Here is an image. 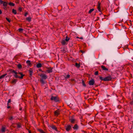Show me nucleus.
<instances>
[{
  "instance_id": "obj_1",
  "label": "nucleus",
  "mask_w": 133,
  "mask_h": 133,
  "mask_svg": "<svg viewBox=\"0 0 133 133\" xmlns=\"http://www.w3.org/2000/svg\"><path fill=\"white\" fill-rule=\"evenodd\" d=\"M41 77L40 81L41 83L43 84L45 83V80L47 78V75L44 74H41L39 75Z\"/></svg>"
},
{
  "instance_id": "obj_2",
  "label": "nucleus",
  "mask_w": 133,
  "mask_h": 133,
  "mask_svg": "<svg viewBox=\"0 0 133 133\" xmlns=\"http://www.w3.org/2000/svg\"><path fill=\"white\" fill-rule=\"evenodd\" d=\"M99 78L101 80L103 81H111L112 79L111 76L110 75H109L108 76L105 77L104 78H103L101 76H100Z\"/></svg>"
},
{
  "instance_id": "obj_3",
  "label": "nucleus",
  "mask_w": 133,
  "mask_h": 133,
  "mask_svg": "<svg viewBox=\"0 0 133 133\" xmlns=\"http://www.w3.org/2000/svg\"><path fill=\"white\" fill-rule=\"evenodd\" d=\"M50 100L53 101L55 102H57L60 101L59 98L57 96H52L51 98H50Z\"/></svg>"
},
{
  "instance_id": "obj_4",
  "label": "nucleus",
  "mask_w": 133,
  "mask_h": 133,
  "mask_svg": "<svg viewBox=\"0 0 133 133\" xmlns=\"http://www.w3.org/2000/svg\"><path fill=\"white\" fill-rule=\"evenodd\" d=\"M76 121V119L74 118V116H72L69 119V121L72 124L75 123Z\"/></svg>"
},
{
  "instance_id": "obj_5",
  "label": "nucleus",
  "mask_w": 133,
  "mask_h": 133,
  "mask_svg": "<svg viewBox=\"0 0 133 133\" xmlns=\"http://www.w3.org/2000/svg\"><path fill=\"white\" fill-rule=\"evenodd\" d=\"M65 129L66 131H69L72 129L70 125H68L66 127Z\"/></svg>"
},
{
  "instance_id": "obj_6",
  "label": "nucleus",
  "mask_w": 133,
  "mask_h": 133,
  "mask_svg": "<svg viewBox=\"0 0 133 133\" xmlns=\"http://www.w3.org/2000/svg\"><path fill=\"white\" fill-rule=\"evenodd\" d=\"M50 127L51 128L53 129L54 130H55L57 132H59V131H58L57 130V128L56 127V126L54 125H50Z\"/></svg>"
},
{
  "instance_id": "obj_7",
  "label": "nucleus",
  "mask_w": 133,
  "mask_h": 133,
  "mask_svg": "<svg viewBox=\"0 0 133 133\" xmlns=\"http://www.w3.org/2000/svg\"><path fill=\"white\" fill-rule=\"evenodd\" d=\"M95 83V81L94 79H92L89 82V84L90 85H93Z\"/></svg>"
},
{
  "instance_id": "obj_8",
  "label": "nucleus",
  "mask_w": 133,
  "mask_h": 133,
  "mask_svg": "<svg viewBox=\"0 0 133 133\" xmlns=\"http://www.w3.org/2000/svg\"><path fill=\"white\" fill-rule=\"evenodd\" d=\"M60 114V110L58 109L55 111V115L56 116H58Z\"/></svg>"
},
{
  "instance_id": "obj_9",
  "label": "nucleus",
  "mask_w": 133,
  "mask_h": 133,
  "mask_svg": "<svg viewBox=\"0 0 133 133\" xmlns=\"http://www.w3.org/2000/svg\"><path fill=\"white\" fill-rule=\"evenodd\" d=\"M97 9L100 12H101L102 11L101 9V6H100V3H99V2H98V5L97 7Z\"/></svg>"
},
{
  "instance_id": "obj_10",
  "label": "nucleus",
  "mask_w": 133,
  "mask_h": 133,
  "mask_svg": "<svg viewBox=\"0 0 133 133\" xmlns=\"http://www.w3.org/2000/svg\"><path fill=\"white\" fill-rule=\"evenodd\" d=\"M101 68L103 70H104L106 72L108 71V69L106 68L105 66L104 65H102L101 66Z\"/></svg>"
},
{
  "instance_id": "obj_11",
  "label": "nucleus",
  "mask_w": 133,
  "mask_h": 133,
  "mask_svg": "<svg viewBox=\"0 0 133 133\" xmlns=\"http://www.w3.org/2000/svg\"><path fill=\"white\" fill-rule=\"evenodd\" d=\"M72 128L74 129L77 130L79 128V126L77 124H76L74 125V126Z\"/></svg>"
},
{
  "instance_id": "obj_12",
  "label": "nucleus",
  "mask_w": 133,
  "mask_h": 133,
  "mask_svg": "<svg viewBox=\"0 0 133 133\" xmlns=\"http://www.w3.org/2000/svg\"><path fill=\"white\" fill-rule=\"evenodd\" d=\"M12 72L15 74L14 75V76L15 77V78H18V75L17 74L18 73L17 72H16L14 70Z\"/></svg>"
},
{
  "instance_id": "obj_13",
  "label": "nucleus",
  "mask_w": 133,
  "mask_h": 133,
  "mask_svg": "<svg viewBox=\"0 0 133 133\" xmlns=\"http://www.w3.org/2000/svg\"><path fill=\"white\" fill-rule=\"evenodd\" d=\"M18 72V74H20L21 75V76H18V78H19L21 79H22L23 76H24V75H23V74L21 72Z\"/></svg>"
},
{
  "instance_id": "obj_14",
  "label": "nucleus",
  "mask_w": 133,
  "mask_h": 133,
  "mask_svg": "<svg viewBox=\"0 0 133 133\" xmlns=\"http://www.w3.org/2000/svg\"><path fill=\"white\" fill-rule=\"evenodd\" d=\"M29 76L30 77H31L32 74L33 72V71L31 69H30L29 70Z\"/></svg>"
},
{
  "instance_id": "obj_15",
  "label": "nucleus",
  "mask_w": 133,
  "mask_h": 133,
  "mask_svg": "<svg viewBox=\"0 0 133 133\" xmlns=\"http://www.w3.org/2000/svg\"><path fill=\"white\" fill-rule=\"evenodd\" d=\"M66 41L65 40H63L61 42L62 45H64L66 44L67 43Z\"/></svg>"
},
{
  "instance_id": "obj_16",
  "label": "nucleus",
  "mask_w": 133,
  "mask_h": 133,
  "mask_svg": "<svg viewBox=\"0 0 133 133\" xmlns=\"http://www.w3.org/2000/svg\"><path fill=\"white\" fill-rule=\"evenodd\" d=\"M75 66L77 68H80L81 66L80 64L76 63H75Z\"/></svg>"
},
{
  "instance_id": "obj_17",
  "label": "nucleus",
  "mask_w": 133,
  "mask_h": 133,
  "mask_svg": "<svg viewBox=\"0 0 133 133\" xmlns=\"http://www.w3.org/2000/svg\"><path fill=\"white\" fill-rule=\"evenodd\" d=\"M42 65L41 63H38L37 65L36 66L37 68H40L42 67Z\"/></svg>"
},
{
  "instance_id": "obj_18",
  "label": "nucleus",
  "mask_w": 133,
  "mask_h": 133,
  "mask_svg": "<svg viewBox=\"0 0 133 133\" xmlns=\"http://www.w3.org/2000/svg\"><path fill=\"white\" fill-rule=\"evenodd\" d=\"M31 18L30 17H29L26 18V20L29 22H30L31 20Z\"/></svg>"
},
{
  "instance_id": "obj_19",
  "label": "nucleus",
  "mask_w": 133,
  "mask_h": 133,
  "mask_svg": "<svg viewBox=\"0 0 133 133\" xmlns=\"http://www.w3.org/2000/svg\"><path fill=\"white\" fill-rule=\"evenodd\" d=\"M3 6H4L5 7V8H6V7L7 5V3L6 2H3Z\"/></svg>"
},
{
  "instance_id": "obj_20",
  "label": "nucleus",
  "mask_w": 133,
  "mask_h": 133,
  "mask_svg": "<svg viewBox=\"0 0 133 133\" xmlns=\"http://www.w3.org/2000/svg\"><path fill=\"white\" fill-rule=\"evenodd\" d=\"M5 128L4 127H2L1 130V131L2 132H5Z\"/></svg>"
},
{
  "instance_id": "obj_21",
  "label": "nucleus",
  "mask_w": 133,
  "mask_h": 133,
  "mask_svg": "<svg viewBox=\"0 0 133 133\" xmlns=\"http://www.w3.org/2000/svg\"><path fill=\"white\" fill-rule=\"evenodd\" d=\"M17 81V80L16 79H14L12 81V83L14 84H15L16 83Z\"/></svg>"
},
{
  "instance_id": "obj_22",
  "label": "nucleus",
  "mask_w": 133,
  "mask_h": 133,
  "mask_svg": "<svg viewBox=\"0 0 133 133\" xmlns=\"http://www.w3.org/2000/svg\"><path fill=\"white\" fill-rule=\"evenodd\" d=\"M7 74H5L0 76V79L3 78Z\"/></svg>"
},
{
  "instance_id": "obj_23",
  "label": "nucleus",
  "mask_w": 133,
  "mask_h": 133,
  "mask_svg": "<svg viewBox=\"0 0 133 133\" xmlns=\"http://www.w3.org/2000/svg\"><path fill=\"white\" fill-rule=\"evenodd\" d=\"M8 4L11 6H14L15 5V4L11 2L9 3Z\"/></svg>"
},
{
  "instance_id": "obj_24",
  "label": "nucleus",
  "mask_w": 133,
  "mask_h": 133,
  "mask_svg": "<svg viewBox=\"0 0 133 133\" xmlns=\"http://www.w3.org/2000/svg\"><path fill=\"white\" fill-rule=\"evenodd\" d=\"M18 68L19 69H21L22 68V66L20 64H18L17 66Z\"/></svg>"
},
{
  "instance_id": "obj_25",
  "label": "nucleus",
  "mask_w": 133,
  "mask_h": 133,
  "mask_svg": "<svg viewBox=\"0 0 133 133\" xmlns=\"http://www.w3.org/2000/svg\"><path fill=\"white\" fill-rule=\"evenodd\" d=\"M26 63L29 65H30L31 64L30 61V60L27 61H26Z\"/></svg>"
},
{
  "instance_id": "obj_26",
  "label": "nucleus",
  "mask_w": 133,
  "mask_h": 133,
  "mask_svg": "<svg viewBox=\"0 0 133 133\" xmlns=\"http://www.w3.org/2000/svg\"><path fill=\"white\" fill-rule=\"evenodd\" d=\"M12 12L14 14H17V12L16 10L14 9H13L12 10Z\"/></svg>"
},
{
  "instance_id": "obj_27",
  "label": "nucleus",
  "mask_w": 133,
  "mask_h": 133,
  "mask_svg": "<svg viewBox=\"0 0 133 133\" xmlns=\"http://www.w3.org/2000/svg\"><path fill=\"white\" fill-rule=\"evenodd\" d=\"M70 77V75L68 74L65 77V79H68Z\"/></svg>"
},
{
  "instance_id": "obj_28",
  "label": "nucleus",
  "mask_w": 133,
  "mask_h": 133,
  "mask_svg": "<svg viewBox=\"0 0 133 133\" xmlns=\"http://www.w3.org/2000/svg\"><path fill=\"white\" fill-rule=\"evenodd\" d=\"M94 10V9L93 8L90 9L89 11V14H91V12L93 11Z\"/></svg>"
},
{
  "instance_id": "obj_29",
  "label": "nucleus",
  "mask_w": 133,
  "mask_h": 133,
  "mask_svg": "<svg viewBox=\"0 0 133 133\" xmlns=\"http://www.w3.org/2000/svg\"><path fill=\"white\" fill-rule=\"evenodd\" d=\"M82 83L84 87H86V85L85 84L84 81V80H82Z\"/></svg>"
},
{
  "instance_id": "obj_30",
  "label": "nucleus",
  "mask_w": 133,
  "mask_h": 133,
  "mask_svg": "<svg viewBox=\"0 0 133 133\" xmlns=\"http://www.w3.org/2000/svg\"><path fill=\"white\" fill-rule=\"evenodd\" d=\"M65 40L66 41L68 42L69 40V38L67 36H66V39Z\"/></svg>"
},
{
  "instance_id": "obj_31",
  "label": "nucleus",
  "mask_w": 133,
  "mask_h": 133,
  "mask_svg": "<svg viewBox=\"0 0 133 133\" xmlns=\"http://www.w3.org/2000/svg\"><path fill=\"white\" fill-rule=\"evenodd\" d=\"M39 131L41 133H45L43 130L42 129H39Z\"/></svg>"
},
{
  "instance_id": "obj_32",
  "label": "nucleus",
  "mask_w": 133,
  "mask_h": 133,
  "mask_svg": "<svg viewBox=\"0 0 133 133\" xmlns=\"http://www.w3.org/2000/svg\"><path fill=\"white\" fill-rule=\"evenodd\" d=\"M11 102V100L10 99H9L8 100V103H7V104L8 105H9V104Z\"/></svg>"
},
{
  "instance_id": "obj_33",
  "label": "nucleus",
  "mask_w": 133,
  "mask_h": 133,
  "mask_svg": "<svg viewBox=\"0 0 133 133\" xmlns=\"http://www.w3.org/2000/svg\"><path fill=\"white\" fill-rule=\"evenodd\" d=\"M14 119L13 117L12 116H11L9 118V119L10 120H12Z\"/></svg>"
},
{
  "instance_id": "obj_34",
  "label": "nucleus",
  "mask_w": 133,
  "mask_h": 133,
  "mask_svg": "<svg viewBox=\"0 0 133 133\" xmlns=\"http://www.w3.org/2000/svg\"><path fill=\"white\" fill-rule=\"evenodd\" d=\"M98 71H96L95 73V74H94L95 75H98Z\"/></svg>"
},
{
  "instance_id": "obj_35",
  "label": "nucleus",
  "mask_w": 133,
  "mask_h": 133,
  "mask_svg": "<svg viewBox=\"0 0 133 133\" xmlns=\"http://www.w3.org/2000/svg\"><path fill=\"white\" fill-rule=\"evenodd\" d=\"M6 19L9 22H10V20H9L8 18L6 17Z\"/></svg>"
},
{
  "instance_id": "obj_36",
  "label": "nucleus",
  "mask_w": 133,
  "mask_h": 133,
  "mask_svg": "<svg viewBox=\"0 0 133 133\" xmlns=\"http://www.w3.org/2000/svg\"><path fill=\"white\" fill-rule=\"evenodd\" d=\"M3 1L2 0H0V5L1 4H3Z\"/></svg>"
},
{
  "instance_id": "obj_37",
  "label": "nucleus",
  "mask_w": 133,
  "mask_h": 133,
  "mask_svg": "<svg viewBox=\"0 0 133 133\" xmlns=\"http://www.w3.org/2000/svg\"><path fill=\"white\" fill-rule=\"evenodd\" d=\"M17 127L18 128H19L21 127V126L20 124H18L17 125Z\"/></svg>"
},
{
  "instance_id": "obj_38",
  "label": "nucleus",
  "mask_w": 133,
  "mask_h": 133,
  "mask_svg": "<svg viewBox=\"0 0 133 133\" xmlns=\"http://www.w3.org/2000/svg\"><path fill=\"white\" fill-rule=\"evenodd\" d=\"M128 46L127 45L125 46L124 48H123V49L124 50H125V49H126V48H128Z\"/></svg>"
},
{
  "instance_id": "obj_39",
  "label": "nucleus",
  "mask_w": 133,
  "mask_h": 133,
  "mask_svg": "<svg viewBox=\"0 0 133 133\" xmlns=\"http://www.w3.org/2000/svg\"><path fill=\"white\" fill-rule=\"evenodd\" d=\"M23 29L22 28H19L18 29V30L19 31H21L23 30Z\"/></svg>"
},
{
  "instance_id": "obj_40",
  "label": "nucleus",
  "mask_w": 133,
  "mask_h": 133,
  "mask_svg": "<svg viewBox=\"0 0 133 133\" xmlns=\"http://www.w3.org/2000/svg\"><path fill=\"white\" fill-rule=\"evenodd\" d=\"M22 9L21 7H19L18 8V10H19V11H22Z\"/></svg>"
},
{
  "instance_id": "obj_41",
  "label": "nucleus",
  "mask_w": 133,
  "mask_h": 133,
  "mask_svg": "<svg viewBox=\"0 0 133 133\" xmlns=\"http://www.w3.org/2000/svg\"><path fill=\"white\" fill-rule=\"evenodd\" d=\"M46 72L48 73H50V69H48L46 70Z\"/></svg>"
},
{
  "instance_id": "obj_42",
  "label": "nucleus",
  "mask_w": 133,
  "mask_h": 133,
  "mask_svg": "<svg viewBox=\"0 0 133 133\" xmlns=\"http://www.w3.org/2000/svg\"><path fill=\"white\" fill-rule=\"evenodd\" d=\"M28 14V13H27V12H26V13H25V14H24V16H25V17H26V16H27V15Z\"/></svg>"
},
{
  "instance_id": "obj_43",
  "label": "nucleus",
  "mask_w": 133,
  "mask_h": 133,
  "mask_svg": "<svg viewBox=\"0 0 133 133\" xmlns=\"http://www.w3.org/2000/svg\"><path fill=\"white\" fill-rule=\"evenodd\" d=\"M79 52H81L82 53H84L85 51H83V50H80L79 51Z\"/></svg>"
},
{
  "instance_id": "obj_44",
  "label": "nucleus",
  "mask_w": 133,
  "mask_h": 133,
  "mask_svg": "<svg viewBox=\"0 0 133 133\" xmlns=\"http://www.w3.org/2000/svg\"><path fill=\"white\" fill-rule=\"evenodd\" d=\"M52 68H51L50 67V72H52Z\"/></svg>"
},
{
  "instance_id": "obj_45",
  "label": "nucleus",
  "mask_w": 133,
  "mask_h": 133,
  "mask_svg": "<svg viewBox=\"0 0 133 133\" xmlns=\"http://www.w3.org/2000/svg\"><path fill=\"white\" fill-rule=\"evenodd\" d=\"M81 131L83 132V133H86L87 132L86 131H85L83 130H82Z\"/></svg>"
},
{
  "instance_id": "obj_46",
  "label": "nucleus",
  "mask_w": 133,
  "mask_h": 133,
  "mask_svg": "<svg viewBox=\"0 0 133 133\" xmlns=\"http://www.w3.org/2000/svg\"><path fill=\"white\" fill-rule=\"evenodd\" d=\"M10 106H8L7 108L8 109H9V108H10Z\"/></svg>"
},
{
  "instance_id": "obj_47",
  "label": "nucleus",
  "mask_w": 133,
  "mask_h": 133,
  "mask_svg": "<svg viewBox=\"0 0 133 133\" xmlns=\"http://www.w3.org/2000/svg\"><path fill=\"white\" fill-rule=\"evenodd\" d=\"M99 19V17H97V20H98Z\"/></svg>"
},
{
  "instance_id": "obj_48",
  "label": "nucleus",
  "mask_w": 133,
  "mask_h": 133,
  "mask_svg": "<svg viewBox=\"0 0 133 133\" xmlns=\"http://www.w3.org/2000/svg\"><path fill=\"white\" fill-rule=\"evenodd\" d=\"M2 13V12L1 10H0V14H1Z\"/></svg>"
},
{
  "instance_id": "obj_49",
  "label": "nucleus",
  "mask_w": 133,
  "mask_h": 133,
  "mask_svg": "<svg viewBox=\"0 0 133 133\" xmlns=\"http://www.w3.org/2000/svg\"><path fill=\"white\" fill-rule=\"evenodd\" d=\"M29 133H31L30 130H29L28 131Z\"/></svg>"
},
{
  "instance_id": "obj_50",
  "label": "nucleus",
  "mask_w": 133,
  "mask_h": 133,
  "mask_svg": "<svg viewBox=\"0 0 133 133\" xmlns=\"http://www.w3.org/2000/svg\"><path fill=\"white\" fill-rule=\"evenodd\" d=\"M63 51L64 52H65V50H64V49L63 50Z\"/></svg>"
},
{
  "instance_id": "obj_51",
  "label": "nucleus",
  "mask_w": 133,
  "mask_h": 133,
  "mask_svg": "<svg viewBox=\"0 0 133 133\" xmlns=\"http://www.w3.org/2000/svg\"><path fill=\"white\" fill-rule=\"evenodd\" d=\"M80 39H83V38L82 37H81L79 38Z\"/></svg>"
},
{
  "instance_id": "obj_52",
  "label": "nucleus",
  "mask_w": 133,
  "mask_h": 133,
  "mask_svg": "<svg viewBox=\"0 0 133 133\" xmlns=\"http://www.w3.org/2000/svg\"><path fill=\"white\" fill-rule=\"evenodd\" d=\"M133 103V101L132 102H131V104H132Z\"/></svg>"
},
{
  "instance_id": "obj_53",
  "label": "nucleus",
  "mask_w": 133,
  "mask_h": 133,
  "mask_svg": "<svg viewBox=\"0 0 133 133\" xmlns=\"http://www.w3.org/2000/svg\"><path fill=\"white\" fill-rule=\"evenodd\" d=\"M102 14V12H101V13H100V14H99V15H101Z\"/></svg>"
},
{
  "instance_id": "obj_54",
  "label": "nucleus",
  "mask_w": 133,
  "mask_h": 133,
  "mask_svg": "<svg viewBox=\"0 0 133 133\" xmlns=\"http://www.w3.org/2000/svg\"><path fill=\"white\" fill-rule=\"evenodd\" d=\"M81 124L82 125H83V124L82 123H81Z\"/></svg>"
},
{
  "instance_id": "obj_55",
  "label": "nucleus",
  "mask_w": 133,
  "mask_h": 133,
  "mask_svg": "<svg viewBox=\"0 0 133 133\" xmlns=\"http://www.w3.org/2000/svg\"><path fill=\"white\" fill-rule=\"evenodd\" d=\"M107 96H109L108 95H107Z\"/></svg>"
}]
</instances>
